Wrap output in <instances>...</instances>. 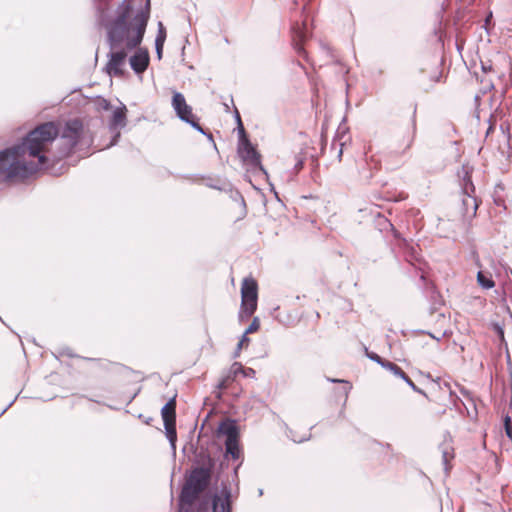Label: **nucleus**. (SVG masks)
Wrapping results in <instances>:
<instances>
[{
	"label": "nucleus",
	"instance_id": "1",
	"mask_svg": "<svg viewBox=\"0 0 512 512\" xmlns=\"http://www.w3.org/2000/svg\"><path fill=\"white\" fill-rule=\"evenodd\" d=\"M59 136V127L55 122H45L31 130L20 143L16 144V151L20 150L23 155L36 158V162H28L35 166V173L44 170L56 175L54 163L60 160L55 155L48 153L49 146Z\"/></svg>",
	"mask_w": 512,
	"mask_h": 512
},
{
	"label": "nucleus",
	"instance_id": "2",
	"mask_svg": "<svg viewBox=\"0 0 512 512\" xmlns=\"http://www.w3.org/2000/svg\"><path fill=\"white\" fill-rule=\"evenodd\" d=\"M150 17V0L145 1L144 8L136 13L134 21V35L129 37L131 23L112 19L106 24L107 41L111 50L118 49L124 42L129 51L136 49L143 41L146 27Z\"/></svg>",
	"mask_w": 512,
	"mask_h": 512
},
{
	"label": "nucleus",
	"instance_id": "3",
	"mask_svg": "<svg viewBox=\"0 0 512 512\" xmlns=\"http://www.w3.org/2000/svg\"><path fill=\"white\" fill-rule=\"evenodd\" d=\"M15 149L16 145L0 151V174L5 180L26 179L35 173V166L26 162L23 153Z\"/></svg>",
	"mask_w": 512,
	"mask_h": 512
},
{
	"label": "nucleus",
	"instance_id": "4",
	"mask_svg": "<svg viewBox=\"0 0 512 512\" xmlns=\"http://www.w3.org/2000/svg\"><path fill=\"white\" fill-rule=\"evenodd\" d=\"M212 475L206 468L193 467L185 473V482L180 491V502L195 503L200 494L210 485Z\"/></svg>",
	"mask_w": 512,
	"mask_h": 512
},
{
	"label": "nucleus",
	"instance_id": "5",
	"mask_svg": "<svg viewBox=\"0 0 512 512\" xmlns=\"http://www.w3.org/2000/svg\"><path fill=\"white\" fill-rule=\"evenodd\" d=\"M232 512V491L226 482H221L220 490L216 491L211 500L208 498L200 499L195 506V512Z\"/></svg>",
	"mask_w": 512,
	"mask_h": 512
},
{
	"label": "nucleus",
	"instance_id": "6",
	"mask_svg": "<svg viewBox=\"0 0 512 512\" xmlns=\"http://www.w3.org/2000/svg\"><path fill=\"white\" fill-rule=\"evenodd\" d=\"M83 129V123L78 118L67 120L63 128L61 130L59 129V136L62 142L59 155L60 159L69 156L74 151V148L82 138Z\"/></svg>",
	"mask_w": 512,
	"mask_h": 512
},
{
	"label": "nucleus",
	"instance_id": "7",
	"mask_svg": "<svg viewBox=\"0 0 512 512\" xmlns=\"http://www.w3.org/2000/svg\"><path fill=\"white\" fill-rule=\"evenodd\" d=\"M258 284L253 278H245L241 286V305L238 313L239 321L248 320L257 310Z\"/></svg>",
	"mask_w": 512,
	"mask_h": 512
},
{
	"label": "nucleus",
	"instance_id": "8",
	"mask_svg": "<svg viewBox=\"0 0 512 512\" xmlns=\"http://www.w3.org/2000/svg\"><path fill=\"white\" fill-rule=\"evenodd\" d=\"M307 4H304L302 7L301 14L304 18L300 20H294L291 24V37H292V46L295 52L303 57L306 61L309 60L308 53L304 49V42L310 37V32L308 30V22L306 16Z\"/></svg>",
	"mask_w": 512,
	"mask_h": 512
},
{
	"label": "nucleus",
	"instance_id": "9",
	"mask_svg": "<svg viewBox=\"0 0 512 512\" xmlns=\"http://www.w3.org/2000/svg\"><path fill=\"white\" fill-rule=\"evenodd\" d=\"M171 104L177 117L181 121L189 124L196 131L204 133V129L199 124L198 117L193 114L192 107L187 104L186 99L181 92H173Z\"/></svg>",
	"mask_w": 512,
	"mask_h": 512
},
{
	"label": "nucleus",
	"instance_id": "10",
	"mask_svg": "<svg viewBox=\"0 0 512 512\" xmlns=\"http://www.w3.org/2000/svg\"><path fill=\"white\" fill-rule=\"evenodd\" d=\"M128 51L126 48H122L111 50L108 53L109 60L104 70L109 76L123 77L125 75L122 65L125 63Z\"/></svg>",
	"mask_w": 512,
	"mask_h": 512
},
{
	"label": "nucleus",
	"instance_id": "11",
	"mask_svg": "<svg viewBox=\"0 0 512 512\" xmlns=\"http://www.w3.org/2000/svg\"><path fill=\"white\" fill-rule=\"evenodd\" d=\"M237 153L244 163H248L253 167L259 168L265 175H267V171L261 164V155L252 145L250 140H246L244 143L238 144Z\"/></svg>",
	"mask_w": 512,
	"mask_h": 512
},
{
	"label": "nucleus",
	"instance_id": "12",
	"mask_svg": "<svg viewBox=\"0 0 512 512\" xmlns=\"http://www.w3.org/2000/svg\"><path fill=\"white\" fill-rule=\"evenodd\" d=\"M130 67L136 74L145 72L150 63L149 51L146 48H139L129 59Z\"/></svg>",
	"mask_w": 512,
	"mask_h": 512
},
{
	"label": "nucleus",
	"instance_id": "13",
	"mask_svg": "<svg viewBox=\"0 0 512 512\" xmlns=\"http://www.w3.org/2000/svg\"><path fill=\"white\" fill-rule=\"evenodd\" d=\"M416 111H417V105H414L413 113L410 118L409 123L407 124L406 128L403 131V143L404 148L400 151V154H405L412 146L416 132H417V123H416Z\"/></svg>",
	"mask_w": 512,
	"mask_h": 512
},
{
	"label": "nucleus",
	"instance_id": "14",
	"mask_svg": "<svg viewBox=\"0 0 512 512\" xmlns=\"http://www.w3.org/2000/svg\"><path fill=\"white\" fill-rule=\"evenodd\" d=\"M194 463V467L206 468L208 473L213 476L216 462L209 453L208 449L204 447L196 449L194 453Z\"/></svg>",
	"mask_w": 512,
	"mask_h": 512
},
{
	"label": "nucleus",
	"instance_id": "15",
	"mask_svg": "<svg viewBox=\"0 0 512 512\" xmlns=\"http://www.w3.org/2000/svg\"><path fill=\"white\" fill-rule=\"evenodd\" d=\"M218 436H225L226 439H238L239 438V427L237 421L232 418L223 419L217 428Z\"/></svg>",
	"mask_w": 512,
	"mask_h": 512
},
{
	"label": "nucleus",
	"instance_id": "16",
	"mask_svg": "<svg viewBox=\"0 0 512 512\" xmlns=\"http://www.w3.org/2000/svg\"><path fill=\"white\" fill-rule=\"evenodd\" d=\"M472 171L473 167L469 165H463L461 172H459V177H461L460 180V186L462 189V193L464 196H473L475 195V186L472 181Z\"/></svg>",
	"mask_w": 512,
	"mask_h": 512
},
{
	"label": "nucleus",
	"instance_id": "17",
	"mask_svg": "<svg viewBox=\"0 0 512 512\" xmlns=\"http://www.w3.org/2000/svg\"><path fill=\"white\" fill-rule=\"evenodd\" d=\"M386 366H387V370H389L396 377H398V378L402 379L403 381H405V383H407V385L414 392H416L418 394H421L424 397L428 398L427 393L424 390H422L419 387H417L415 385V383L409 378V376L398 365H396L395 363L391 362V363H386Z\"/></svg>",
	"mask_w": 512,
	"mask_h": 512
},
{
	"label": "nucleus",
	"instance_id": "18",
	"mask_svg": "<svg viewBox=\"0 0 512 512\" xmlns=\"http://www.w3.org/2000/svg\"><path fill=\"white\" fill-rule=\"evenodd\" d=\"M176 397L172 396L161 409V417L163 422H176Z\"/></svg>",
	"mask_w": 512,
	"mask_h": 512
},
{
	"label": "nucleus",
	"instance_id": "19",
	"mask_svg": "<svg viewBox=\"0 0 512 512\" xmlns=\"http://www.w3.org/2000/svg\"><path fill=\"white\" fill-rule=\"evenodd\" d=\"M126 112L127 109L125 105H122L113 111L109 122V128L111 130L118 127H124L126 125Z\"/></svg>",
	"mask_w": 512,
	"mask_h": 512
},
{
	"label": "nucleus",
	"instance_id": "20",
	"mask_svg": "<svg viewBox=\"0 0 512 512\" xmlns=\"http://www.w3.org/2000/svg\"><path fill=\"white\" fill-rule=\"evenodd\" d=\"M480 201L477 200L476 196H465L462 200L464 216L468 218H474L476 216L477 209Z\"/></svg>",
	"mask_w": 512,
	"mask_h": 512
},
{
	"label": "nucleus",
	"instance_id": "21",
	"mask_svg": "<svg viewBox=\"0 0 512 512\" xmlns=\"http://www.w3.org/2000/svg\"><path fill=\"white\" fill-rule=\"evenodd\" d=\"M225 457H231L233 460H238L241 457L242 450L238 439H226L225 440Z\"/></svg>",
	"mask_w": 512,
	"mask_h": 512
},
{
	"label": "nucleus",
	"instance_id": "22",
	"mask_svg": "<svg viewBox=\"0 0 512 512\" xmlns=\"http://www.w3.org/2000/svg\"><path fill=\"white\" fill-rule=\"evenodd\" d=\"M205 185L209 188L227 192L228 190H231V183L222 178H207Z\"/></svg>",
	"mask_w": 512,
	"mask_h": 512
},
{
	"label": "nucleus",
	"instance_id": "23",
	"mask_svg": "<svg viewBox=\"0 0 512 512\" xmlns=\"http://www.w3.org/2000/svg\"><path fill=\"white\" fill-rule=\"evenodd\" d=\"M166 437L170 443L173 453L176 452L177 430L176 422H163Z\"/></svg>",
	"mask_w": 512,
	"mask_h": 512
},
{
	"label": "nucleus",
	"instance_id": "24",
	"mask_svg": "<svg viewBox=\"0 0 512 512\" xmlns=\"http://www.w3.org/2000/svg\"><path fill=\"white\" fill-rule=\"evenodd\" d=\"M490 327L497 334V336H498V338L500 340V344L505 346L507 362L509 363L510 362V354L508 352V344H507L506 339H505V333H504L503 325L501 323L497 322V321H492L490 323Z\"/></svg>",
	"mask_w": 512,
	"mask_h": 512
},
{
	"label": "nucleus",
	"instance_id": "25",
	"mask_svg": "<svg viewBox=\"0 0 512 512\" xmlns=\"http://www.w3.org/2000/svg\"><path fill=\"white\" fill-rule=\"evenodd\" d=\"M131 12L132 5L127 0H123L117 9L115 19H118L119 21H129Z\"/></svg>",
	"mask_w": 512,
	"mask_h": 512
},
{
	"label": "nucleus",
	"instance_id": "26",
	"mask_svg": "<svg viewBox=\"0 0 512 512\" xmlns=\"http://www.w3.org/2000/svg\"><path fill=\"white\" fill-rule=\"evenodd\" d=\"M477 283L483 289H491L495 286V282L492 279L491 274L481 270L477 273Z\"/></svg>",
	"mask_w": 512,
	"mask_h": 512
},
{
	"label": "nucleus",
	"instance_id": "27",
	"mask_svg": "<svg viewBox=\"0 0 512 512\" xmlns=\"http://www.w3.org/2000/svg\"><path fill=\"white\" fill-rule=\"evenodd\" d=\"M227 192L230 193V198L233 201L239 203L243 207L244 214H246V202H245L243 195L240 193V191L233 189V186L231 185V190H228Z\"/></svg>",
	"mask_w": 512,
	"mask_h": 512
},
{
	"label": "nucleus",
	"instance_id": "28",
	"mask_svg": "<svg viewBox=\"0 0 512 512\" xmlns=\"http://www.w3.org/2000/svg\"><path fill=\"white\" fill-rule=\"evenodd\" d=\"M365 352H366V356L370 360L376 362L377 364H379L384 369H387L386 363H391L390 361H388V360L382 358L381 356H379L377 353L372 352V351H368L367 348H365Z\"/></svg>",
	"mask_w": 512,
	"mask_h": 512
},
{
	"label": "nucleus",
	"instance_id": "29",
	"mask_svg": "<svg viewBox=\"0 0 512 512\" xmlns=\"http://www.w3.org/2000/svg\"><path fill=\"white\" fill-rule=\"evenodd\" d=\"M243 371V365L240 362H234L226 375L228 379L234 381L235 378Z\"/></svg>",
	"mask_w": 512,
	"mask_h": 512
},
{
	"label": "nucleus",
	"instance_id": "30",
	"mask_svg": "<svg viewBox=\"0 0 512 512\" xmlns=\"http://www.w3.org/2000/svg\"><path fill=\"white\" fill-rule=\"evenodd\" d=\"M505 435L512 442V418L508 414L503 417Z\"/></svg>",
	"mask_w": 512,
	"mask_h": 512
},
{
	"label": "nucleus",
	"instance_id": "31",
	"mask_svg": "<svg viewBox=\"0 0 512 512\" xmlns=\"http://www.w3.org/2000/svg\"><path fill=\"white\" fill-rule=\"evenodd\" d=\"M326 379H327V381H329L331 383H343L345 385L343 387V394H344L345 398L348 397V394H349L350 390L352 389V385L350 384V382H348L346 380L330 378V377H327Z\"/></svg>",
	"mask_w": 512,
	"mask_h": 512
},
{
	"label": "nucleus",
	"instance_id": "32",
	"mask_svg": "<svg viewBox=\"0 0 512 512\" xmlns=\"http://www.w3.org/2000/svg\"><path fill=\"white\" fill-rule=\"evenodd\" d=\"M165 40H166V29L163 25L162 22H159L158 23V31H157V35H156V38H155V42L160 44V43H165Z\"/></svg>",
	"mask_w": 512,
	"mask_h": 512
},
{
	"label": "nucleus",
	"instance_id": "33",
	"mask_svg": "<svg viewBox=\"0 0 512 512\" xmlns=\"http://www.w3.org/2000/svg\"><path fill=\"white\" fill-rule=\"evenodd\" d=\"M237 130H238V137H239L238 144H242V143H244V141L249 140L243 123H239L237 125Z\"/></svg>",
	"mask_w": 512,
	"mask_h": 512
},
{
	"label": "nucleus",
	"instance_id": "34",
	"mask_svg": "<svg viewBox=\"0 0 512 512\" xmlns=\"http://www.w3.org/2000/svg\"><path fill=\"white\" fill-rule=\"evenodd\" d=\"M260 327V321L258 317H254L251 324L244 331L245 334H250L256 332Z\"/></svg>",
	"mask_w": 512,
	"mask_h": 512
},
{
	"label": "nucleus",
	"instance_id": "35",
	"mask_svg": "<svg viewBox=\"0 0 512 512\" xmlns=\"http://www.w3.org/2000/svg\"><path fill=\"white\" fill-rule=\"evenodd\" d=\"M194 503H182L180 502V496H178V512H195L193 508Z\"/></svg>",
	"mask_w": 512,
	"mask_h": 512
},
{
	"label": "nucleus",
	"instance_id": "36",
	"mask_svg": "<svg viewBox=\"0 0 512 512\" xmlns=\"http://www.w3.org/2000/svg\"><path fill=\"white\" fill-rule=\"evenodd\" d=\"M480 82L483 84V88H482L483 93H487L494 89V84L491 80L482 78V79H480Z\"/></svg>",
	"mask_w": 512,
	"mask_h": 512
},
{
	"label": "nucleus",
	"instance_id": "37",
	"mask_svg": "<svg viewBox=\"0 0 512 512\" xmlns=\"http://www.w3.org/2000/svg\"><path fill=\"white\" fill-rule=\"evenodd\" d=\"M288 437L295 443H302L306 440H309L311 438V434H309L307 437L297 438L292 430H289Z\"/></svg>",
	"mask_w": 512,
	"mask_h": 512
},
{
	"label": "nucleus",
	"instance_id": "38",
	"mask_svg": "<svg viewBox=\"0 0 512 512\" xmlns=\"http://www.w3.org/2000/svg\"><path fill=\"white\" fill-rule=\"evenodd\" d=\"M97 105H98V109H102V110H109L111 109V103L106 100V99H99L98 102H97Z\"/></svg>",
	"mask_w": 512,
	"mask_h": 512
},
{
	"label": "nucleus",
	"instance_id": "39",
	"mask_svg": "<svg viewBox=\"0 0 512 512\" xmlns=\"http://www.w3.org/2000/svg\"><path fill=\"white\" fill-rule=\"evenodd\" d=\"M241 375L245 378H254L256 375V371L253 368L243 367V371L241 372Z\"/></svg>",
	"mask_w": 512,
	"mask_h": 512
},
{
	"label": "nucleus",
	"instance_id": "40",
	"mask_svg": "<svg viewBox=\"0 0 512 512\" xmlns=\"http://www.w3.org/2000/svg\"><path fill=\"white\" fill-rule=\"evenodd\" d=\"M250 342V339L248 337V334H245V332L242 334L238 344H237V347H238V350H241L242 347L244 345H247L248 343Z\"/></svg>",
	"mask_w": 512,
	"mask_h": 512
},
{
	"label": "nucleus",
	"instance_id": "41",
	"mask_svg": "<svg viewBox=\"0 0 512 512\" xmlns=\"http://www.w3.org/2000/svg\"><path fill=\"white\" fill-rule=\"evenodd\" d=\"M163 47H164L163 43L158 44V43L155 42V51H156V56H157L158 60L162 59Z\"/></svg>",
	"mask_w": 512,
	"mask_h": 512
},
{
	"label": "nucleus",
	"instance_id": "42",
	"mask_svg": "<svg viewBox=\"0 0 512 512\" xmlns=\"http://www.w3.org/2000/svg\"><path fill=\"white\" fill-rule=\"evenodd\" d=\"M230 382H232V381H231L230 379H228V377H227V376H225V377H223V378L221 379V381L219 382V384H218V386H217V387H218L219 389H226V388L228 387V385H229V383H230Z\"/></svg>",
	"mask_w": 512,
	"mask_h": 512
},
{
	"label": "nucleus",
	"instance_id": "43",
	"mask_svg": "<svg viewBox=\"0 0 512 512\" xmlns=\"http://www.w3.org/2000/svg\"><path fill=\"white\" fill-rule=\"evenodd\" d=\"M481 70L483 73H488L492 71V64L490 62L481 61Z\"/></svg>",
	"mask_w": 512,
	"mask_h": 512
},
{
	"label": "nucleus",
	"instance_id": "44",
	"mask_svg": "<svg viewBox=\"0 0 512 512\" xmlns=\"http://www.w3.org/2000/svg\"><path fill=\"white\" fill-rule=\"evenodd\" d=\"M494 203L497 206L503 207L504 209H506L505 202H504V200L501 197L494 196Z\"/></svg>",
	"mask_w": 512,
	"mask_h": 512
},
{
	"label": "nucleus",
	"instance_id": "45",
	"mask_svg": "<svg viewBox=\"0 0 512 512\" xmlns=\"http://www.w3.org/2000/svg\"><path fill=\"white\" fill-rule=\"evenodd\" d=\"M202 134L205 135L207 137V139L213 144L214 148L217 149L216 143L213 139V135L210 132H207L205 130H204V133H202Z\"/></svg>",
	"mask_w": 512,
	"mask_h": 512
},
{
	"label": "nucleus",
	"instance_id": "46",
	"mask_svg": "<svg viewBox=\"0 0 512 512\" xmlns=\"http://www.w3.org/2000/svg\"><path fill=\"white\" fill-rule=\"evenodd\" d=\"M303 166H304V160L302 158H298L297 162L295 163V166H294L295 170L299 171L303 168Z\"/></svg>",
	"mask_w": 512,
	"mask_h": 512
},
{
	"label": "nucleus",
	"instance_id": "47",
	"mask_svg": "<svg viewBox=\"0 0 512 512\" xmlns=\"http://www.w3.org/2000/svg\"><path fill=\"white\" fill-rule=\"evenodd\" d=\"M120 138V133H116L113 137H112V140L110 142V144L108 145V147H111V146H114L117 144L118 140Z\"/></svg>",
	"mask_w": 512,
	"mask_h": 512
},
{
	"label": "nucleus",
	"instance_id": "48",
	"mask_svg": "<svg viewBox=\"0 0 512 512\" xmlns=\"http://www.w3.org/2000/svg\"><path fill=\"white\" fill-rule=\"evenodd\" d=\"M234 118L236 120L237 125L239 123H242L240 113H239V111H238V109L236 107H234Z\"/></svg>",
	"mask_w": 512,
	"mask_h": 512
},
{
	"label": "nucleus",
	"instance_id": "49",
	"mask_svg": "<svg viewBox=\"0 0 512 512\" xmlns=\"http://www.w3.org/2000/svg\"><path fill=\"white\" fill-rule=\"evenodd\" d=\"M442 458H443V464L445 465V470H448V467H447V464H448V452L447 451H443Z\"/></svg>",
	"mask_w": 512,
	"mask_h": 512
},
{
	"label": "nucleus",
	"instance_id": "50",
	"mask_svg": "<svg viewBox=\"0 0 512 512\" xmlns=\"http://www.w3.org/2000/svg\"><path fill=\"white\" fill-rule=\"evenodd\" d=\"M14 403V401H11L1 412L0 417L8 410L9 407Z\"/></svg>",
	"mask_w": 512,
	"mask_h": 512
},
{
	"label": "nucleus",
	"instance_id": "51",
	"mask_svg": "<svg viewBox=\"0 0 512 512\" xmlns=\"http://www.w3.org/2000/svg\"><path fill=\"white\" fill-rule=\"evenodd\" d=\"M240 351L241 350H238V347H236L235 351L233 352V358L236 359L239 357L240 355Z\"/></svg>",
	"mask_w": 512,
	"mask_h": 512
},
{
	"label": "nucleus",
	"instance_id": "52",
	"mask_svg": "<svg viewBox=\"0 0 512 512\" xmlns=\"http://www.w3.org/2000/svg\"><path fill=\"white\" fill-rule=\"evenodd\" d=\"M343 144L340 143V148H339V151H338V158L339 160H341V157H342V154H343V148H342Z\"/></svg>",
	"mask_w": 512,
	"mask_h": 512
},
{
	"label": "nucleus",
	"instance_id": "53",
	"mask_svg": "<svg viewBox=\"0 0 512 512\" xmlns=\"http://www.w3.org/2000/svg\"><path fill=\"white\" fill-rule=\"evenodd\" d=\"M441 77H442V73H439V75H438V76H435V78H434L433 80H434L435 82H439V81H440V79H441Z\"/></svg>",
	"mask_w": 512,
	"mask_h": 512
},
{
	"label": "nucleus",
	"instance_id": "54",
	"mask_svg": "<svg viewBox=\"0 0 512 512\" xmlns=\"http://www.w3.org/2000/svg\"><path fill=\"white\" fill-rule=\"evenodd\" d=\"M461 393H462L464 396L469 395V391H468V390H466V389H464V388H462V389H461Z\"/></svg>",
	"mask_w": 512,
	"mask_h": 512
},
{
	"label": "nucleus",
	"instance_id": "55",
	"mask_svg": "<svg viewBox=\"0 0 512 512\" xmlns=\"http://www.w3.org/2000/svg\"><path fill=\"white\" fill-rule=\"evenodd\" d=\"M496 189L504 190V187L502 184H498L496 185Z\"/></svg>",
	"mask_w": 512,
	"mask_h": 512
},
{
	"label": "nucleus",
	"instance_id": "56",
	"mask_svg": "<svg viewBox=\"0 0 512 512\" xmlns=\"http://www.w3.org/2000/svg\"><path fill=\"white\" fill-rule=\"evenodd\" d=\"M239 466H240V464L234 469V475L235 476H237Z\"/></svg>",
	"mask_w": 512,
	"mask_h": 512
},
{
	"label": "nucleus",
	"instance_id": "57",
	"mask_svg": "<svg viewBox=\"0 0 512 512\" xmlns=\"http://www.w3.org/2000/svg\"><path fill=\"white\" fill-rule=\"evenodd\" d=\"M258 495H259V496H262V495H263V489H261V488H260V489L258 490Z\"/></svg>",
	"mask_w": 512,
	"mask_h": 512
},
{
	"label": "nucleus",
	"instance_id": "58",
	"mask_svg": "<svg viewBox=\"0 0 512 512\" xmlns=\"http://www.w3.org/2000/svg\"><path fill=\"white\" fill-rule=\"evenodd\" d=\"M297 5H298V2L295 0V1L293 2V9H295V8L297 7Z\"/></svg>",
	"mask_w": 512,
	"mask_h": 512
},
{
	"label": "nucleus",
	"instance_id": "59",
	"mask_svg": "<svg viewBox=\"0 0 512 512\" xmlns=\"http://www.w3.org/2000/svg\"><path fill=\"white\" fill-rule=\"evenodd\" d=\"M224 106H225V111L228 112L229 111V105L224 104Z\"/></svg>",
	"mask_w": 512,
	"mask_h": 512
},
{
	"label": "nucleus",
	"instance_id": "60",
	"mask_svg": "<svg viewBox=\"0 0 512 512\" xmlns=\"http://www.w3.org/2000/svg\"><path fill=\"white\" fill-rule=\"evenodd\" d=\"M150 421H152V418L147 419L146 424H149Z\"/></svg>",
	"mask_w": 512,
	"mask_h": 512
},
{
	"label": "nucleus",
	"instance_id": "61",
	"mask_svg": "<svg viewBox=\"0 0 512 512\" xmlns=\"http://www.w3.org/2000/svg\"><path fill=\"white\" fill-rule=\"evenodd\" d=\"M150 421H152V418L147 419L146 424H149Z\"/></svg>",
	"mask_w": 512,
	"mask_h": 512
},
{
	"label": "nucleus",
	"instance_id": "62",
	"mask_svg": "<svg viewBox=\"0 0 512 512\" xmlns=\"http://www.w3.org/2000/svg\"><path fill=\"white\" fill-rule=\"evenodd\" d=\"M150 421H152V418L147 419L146 424H149Z\"/></svg>",
	"mask_w": 512,
	"mask_h": 512
},
{
	"label": "nucleus",
	"instance_id": "63",
	"mask_svg": "<svg viewBox=\"0 0 512 512\" xmlns=\"http://www.w3.org/2000/svg\"><path fill=\"white\" fill-rule=\"evenodd\" d=\"M135 396H136V394H134V395L132 396V398L130 399V401H132L133 399H135Z\"/></svg>",
	"mask_w": 512,
	"mask_h": 512
}]
</instances>
